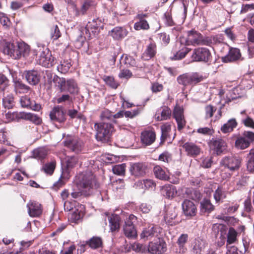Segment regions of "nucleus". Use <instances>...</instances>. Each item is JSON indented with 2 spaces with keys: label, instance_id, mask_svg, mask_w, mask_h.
Returning <instances> with one entry per match:
<instances>
[{
  "label": "nucleus",
  "instance_id": "nucleus-15",
  "mask_svg": "<svg viewBox=\"0 0 254 254\" xmlns=\"http://www.w3.org/2000/svg\"><path fill=\"white\" fill-rule=\"evenodd\" d=\"M209 146L217 155H219L226 150L227 145L224 139L213 138L209 142Z\"/></svg>",
  "mask_w": 254,
  "mask_h": 254
},
{
  "label": "nucleus",
  "instance_id": "nucleus-58",
  "mask_svg": "<svg viewBox=\"0 0 254 254\" xmlns=\"http://www.w3.org/2000/svg\"><path fill=\"white\" fill-rule=\"evenodd\" d=\"M95 4L96 3L93 0L85 1L81 7V12L82 14L85 13L87 10L92 9Z\"/></svg>",
  "mask_w": 254,
  "mask_h": 254
},
{
  "label": "nucleus",
  "instance_id": "nucleus-48",
  "mask_svg": "<svg viewBox=\"0 0 254 254\" xmlns=\"http://www.w3.org/2000/svg\"><path fill=\"white\" fill-rule=\"evenodd\" d=\"M248 158L247 169L250 172H254V149L250 150Z\"/></svg>",
  "mask_w": 254,
  "mask_h": 254
},
{
  "label": "nucleus",
  "instance_id": "nucleus-61",
  "mask_svg": "<svg viewBox=\"0 0 254 254\" xmlns=\"http://www.w3.org/2000/svg\"><path fill=\"white\" fill-rule=\"evenodd\" d=\"M214 198L216 202H219L221 200L225 197L224 192L220 188H218L214 194Z\"/></svg>",
  "mask_w": 254,
  "mask_h": 254
},
{
  "label": "nucleus",
  "instance_id": "nucleus-9",
  "mask_svg": "<svg viewBox=\"0 0 254 254\" xmlns=\"http://www.w3.org/2000/svg\"><path fill=\"white\" fill-rule=\"evenodd\" d=\"M211 57V53L208 49L199 47L193 50L191 59L193 62H201L206 63L210 61Z\"/></svg>",
  "mask_w": 254,
  "mask_h": 254
},
{
  "label": "nucleus",
  "instance_id": "nucleus-12",
  "mask_svg": "<svg viewBox=\"0 0 254 254\" xmlns=\"http://www.w3.org/2000/svg\"><path fill=\"white\" fill-rule=\"evenodd\" d=\"M241 162V160L239 157L226 156L222 159L221 164L231 171H235L239 169Z\"/></svg>",
  "mask_w": 254,
  "mask_h": 254
},
{
  "label": "nucleus",
  "instance_id": "nucleus-23",
  "mask_svg": "<svg viewBox=\"0 0 254 254\" xmlns=\"http://www.w3.org/2000/svg\"><path fill=\"white\" fill-rule=\"evenodd\" d=\"M201 34L195 31L190 30L188 32V37L186 39V45L196 46L199 45Z\"/></svg>",
  "mask_w": 254,
  "mask_h": 254
},
{
  "label": "nucleus",
  "instance_id": "nucleus-14",
  "mask_svg": "<svg viewBox=\"0 0 254 254\" xmlns=\"http://www.w3.org/2000/svg\"><path fill=\"white\" fill-rule=\"evenodd\" d=\"M183 214L188 218H191L197 213V208L195 204L191 201L185 199L182 203Z\"/></svg>",
  "mask_w": 254,
  "mask_h": 254
},
{
  "label": "nucleus",
  "instance_id": "nucleus-29",
  "mask_svg": "<svg viewBox=\"0 0 254 254\" xmlns=\"http://www.w3.org/2000/svg\"><path fill=\"white\" fill-rule=\"evenodd\" d=\"M148 16L147 14L139 13L136 16V18L139 20L138 22L134 23V28L136 30H147L149 28L147 21L145 20V18Z\"/></svg>",
  "mask_w": 254,
  "mask_h": 254
},
{
  "label": "nucleus",
  "instance_id": "nucleus-57",
  "mask_svg": "<svg viewBox=\"0 0 254 254\" xmlns=\"http://www.w3.org/2000/svg\"><path fill=\"white\" fill-rule=\"evenodd\" d=\"M47 154V150L43 148H37L33 151V155L34 158L43 159L46 156Z\"/></svg>",
  "mask_w": 254,
  "mask_h": 254
},
{
  "label": "nucleus",
  "instance_id": "nucleus-26",
  "mask_svg": "<svg viewBox=\"0 0 254 254\" xmlns=\"http://www.w3.org/2000/svg\"><path fill=\"white\" fill-rule=\"evenodd\" d=\"M20 102L22 107L31 109L38 111L41 109V105L36 103L34 101H31L30 97L27 96H22Z\"/></svg>",
  "mask_w": 254,
  "mask_h": 254
},
{
  "label": "nucleus",
  "instance_id": "nucleus-21",
  "mask_svg": "<svg viewBox=\"0 0 254 254\" xmlns=\"http://www.w3.org/2000/svg\"><path fill=\"white\" fill-rule=\"evenodd\" d=\"M17 42H5L3 47V52L12 59H17Z\"/></svg>",
  "mask_w": 254,
  "mask_h": 254
},
{
  "label": "nucleus",
  "instance_id": "nucleus-2",
  "mask_svg": "<svg viewBox=\"0 0 254 254\" xmlns=\"http://www.w3.org/2000/svg\"><path fill=\"white\" fill-rule=\"evenodd\" d=\"M104 25V20L101 18L94 19L91 22H89L86 26L82 29L81 34L77 39L76 46L80 48L82 46L85 40L93 36L97 35L100 30L103 29Z\"/></svg>",
  "mask_w": 254,
  "mask_h": 254
},
{
  "label": "nucleus",
  "instance_id": "nucleus-36",
  "mask_svg": "<svg viewBox=\"0 0 254 254\" xmlns=\"http://www.w3.org/2000/svg\"><path fill=\"white\" fill-rule=\"evenodd\" d=\"M212 230L215 234L220 235V238L221 239V243L224 244L225 238L224 235L227 232V227L222 224H214L212 226Z\"/></svg>",
  "mask_w": 254,
  "mask_h": 254
},
{
  "label": "nucleus",
  "instance_id": "nucleus-18",
  "mask_svg": "<svg viewBox=\"0 0 254 254\" xmlns=\"http://www.w3.org/2000/svg\"><path fill=\"white\" fill-rule=\"evenodd\" d=\"M173 116L177 123L178 130L181 131L185 127L186 124L184 115L183 108L176 106L174 108Z\"/></svg>",
  "mask_w": 254,
  "mask_h": 254
},
{
  "label": "nucleus",
  "instance_id": "nucleus-7",
  "mask_svg": "<svg viewBox=\"0 0 254 254\" xmlns=\"http://www.w3.org/2000/svg\"><path fill=\"white\" fill-rule=\"evenodd\" d=\"M254 141V132L245 131L242 136H239L235 141V147L241 150L248 148L251 143Z\"/></svg>",
  "mask_w": 254,
  "mask_h": 254
},
{
  "label": "nucleus",
  "instance_id": "nucleus-16",
  "mask_svg": "<svg viewBox=\"0 0 254 254\" xmlns=\"http://www.w3.org/2000/svg\"><path fill=\"white\" fill-rule=\"evenodd\" d=\"M54 57L51 53L49 52L47 49L43 51L38 57L37 62L39 64L46 67H50L54 64Z\"/></svg>",
  "mask_w": 254,
  "mask_h": 254
},
{
  "label": "nucleus",
  "instance_id": "nucleus-31",
  "mask_svg": "<svg viewBox=\"0 0 254 254\" xmlns=\"http://www.w3.org/2000/svg\"><path fill=\"white\" fill-rule=\"evenodd\" d=\"M155 138V133L152 130H145L141 134V141L146 145H150L153 143Z\"/></svg>",
  "mask_w": 254,
  "mask_h": 254
},
{
  "label": "nucleus",
  "instance_id": "nucleus-55",
  "mask_svg": "<svg viewBox=\"0 0 254 254\" xmlns=\"http://www.w3.org/2000/svg\"><path fill=\"white\" fill-rule=\"evenodd\" d=\"M126 164L116 165L113 167L112 171L113 173L118 175H123L125 173Z\"/></svg>",
  "mask_w": 254,
  "mask_h": 254
},
{
  "label": "nucleus",
  "instance_id": "nucleus-3",
  "mask_svg": "<svg viewBox=\"0 0 254 254\" xmlns=\"http://www.w3.org/2000/svg\"><path fill=\"white\" fill-rule=\"evenodd\" d=\"M94 127L96 131L97 140L104 142L109 141L114 130V127L110 123H96Z\"/></svg>",
  "mask_w": 254,
  "mask_h": 254
},
{
  "label": "nucleus",
  "instance_id": "nucleus-25",
  "mask_svg": "<svg viewBox=\"0 0 254 254\" xmlns=\"http://www.w3.org/2000/svg\"><path fill=\"white\" fill-rule=\"evenodd\" d=\"M127 33L128 32L125 28L119 26L114 27L109 32V35L116 40L123 39L127 36Z\"/></svg>",
  "mask_w": 254,
  "mask_h": 254
},
{
  "label": "nucleus",
  "instance_id": "nucleus-40",
  "mask_svg": "<svg viewBox=\"0 0 254 254\" xmlns=\"http://www.w3.org/2000/svg\"><path fill=\"white\" fill-rule=\"evenodd\" d=\"M237 125L238 124L235 119H230L221 127V130L224 133L231 132L236 127Z\"/></svg>",
  "mask_w": 254,
  "mask_h": 254
},
{
  "label": "nucleus",
  "instance_id": "nucleus-52",
  "mask_svg": "<svg viewBox=\"0 0 254 254\" xmlns=\"http://www.w3.org/2000/svg\"><path fill=\"white\" fill-rule=\"evenodd\" d=\"M190 51V49L184 47L177 52L176 54L174 55L172 59L174 60H181L184 58Z\"/></svg>",
  "mask_w": 254,
  "mask_h": 254
},
{
  "label": "nucleus",
  "instance_id": "nucleus-49",
  "mask_svg": "<svg viewBox=\"0 0 254 254\" xmlns=\"http://www.w3.org/2000/svg\"><path fill=\"white\" fill-rule=\"evenodd\" d=\"M103 79L106 84L112 88L116 89L119 85V83L115 80L113 76L105 75L103 77Z\"/></svg>",
  "mask_w": 254,
  "mask_h": 254
},
{
  "label": "nucleus",
  "instance_id": "nucleus-22",
  "mask_svg": "<svg viewBox=\"0 0 254 254\" xmlns=\"http://www.w3.org/2000/svg\"><path fill=\"white\" fill-rule=\"evenodd\" d=\"M206 241L201 237L195 238L191 243V251L195 254H201L202 252L207 246Z\"/></svg>",
  "mask_w": 254,
  "mask_h": 254
},
{
  "label": "nucleus",
  "instance_id": "nucleus-51",
  "mask_svg": "<svg viewBox=\"0 0 254 254\" xmlns=\"http://www.w3.org/2000/svg\"><path fill=\"white\" fill-rule=\"evenodd\" d=\"M14 87L16 92H19V93H26L30 89L28 86L19 81L14 82Z\"/></svg>",
  "mask_w": 254,
  "mask_h": 254
},
{
  "label": "nucleus",
  "instance_id": "nucleus-10",
  "mask_svg": "<svg viewBox=\"0 0 254 254\" xmlns=\"http://www.w3.org/2000/svg\"><path fill=\"white\" fill-rule=\"evenodd\" d=\"M137 218L133 214L128 215L125 221L124 226V232L125 236L130 239H135L137 237V232L134 228L133 223L136 221Z\"/></svg>",
  "mask_w": 254,
  "mask_h": 254
},
{
  "label": "nucleus",
  "instance_id": "nucleus-63",
  "mask_svg": "<svg viewBox=\"0 0 254 254\" xmlns=\"http://www.w3.org/2000/svg\"><path fill=\"white\" fill-rule=\"evenodd\" d=\"M25 118L37 125L40 124L41 122V119L33 114L27 113L25 115Z\"/></svg>",
  "mask_w": 254,
  "mask_h": 254
},
{
  "label": "nucleus",
  "instance_id": "nucleus-13",
  "mask_svg": "<svg viewBox=\"0 0 254 254\" xmlns=\"http://www.w3.org/2000/svg\"><path fill=\"white\" fill-rule=\"evenodd\" d=\"M85 213V207L84 205L78 203L74 206L69 216V219L71 222L78 223L82 220Z\"/></svg>",
  "mask_w": 254,
  "mask_h": 254
},
{
  "label": "nucleus",
  "instance_id": "nucleus-37",
  "mask_svg": "<svg viewBox=\"0 0 254 254\" xmlns=\"http://www.w3.org/2000/svg\"><path fill=\"white\" fill-rule=\"evenodd\" d=\"M161 136L160 138L161 141L160 144L163 143L165 140L169 138L171 140L170 132L171 130V126L169 123H165L161 126Z\"/></svg>",
  "mask_w": 254,
  "mask_h": 254
},
{
  "label": "nucleus",
  "instance_id": "nucleus-56",
  "mask_svg": "<svg viewBox=\"0 0 254 254\" xmlns=\"http://www.w3.org/2000/svg\"><path fill=\"white\" fill-rule=\"evenodd\" d=\"M237 233L233 228H230L227 234V244L234 243L236 240Z\"/></svg>",
  "mask_w": 254,
  "mask_h": 254
},
{
  "label": "nucleus",
  "instance_id": "nucleus-43",
  "mask_svg": "<svg viewBox=\"0 0 254 254\" xmlns=\"http://www.w3.org/2000/svg\"><path fill=\"white\" fill-rule=\"evenodd\" d=\"M156 54V45L154 43H150L147 47V48L144 52L142 57L145 60H148L153 57Z\"/></svg>",
  "mask_w": 254,
  "mask_h": 254
},
{
  "label": "nucleus",
  "instance_id": "nucleus-19",
  "mask_svg": "<svg viewBox=\"0 0 254 254\" xmlns=\"http://www.w3.org/2000/svg\"><path fill=\"white\" fill-rule=\"evenodd\" d=\"M50 117L53 122L62 123L65 122V113L62 106H58L54 108L50 113Z\"/></svg>",
  "mask_w": 254,
  "mask_h": 254
},
{
  "label": "nucleus",
  "instance_id": "nucleus-41",
  "mask_svg": "<svg viewBox=\"0 0 254 254\" xmlns=\"http://www.w3.org/2000/svg\"><path fill=\"white\" fill-rule=\"evenodd\" d=\"M17 51L18 53L17 59H19L22 56L25 57L28 55L30 52L29 46L24 42H17Z\"/></svg>",
  "mask_w": 254,
  "mask_h": 254
},
{
  "label": "nucleus",
  "instance_id": "nucleus-38",
  "mask_svg": "<svg viewBox=\"0 0 254 254\" xmlns=\"http://www.w3.org/2000/svg\"><path fill=\"white\" fill-rule=\"evenodd\" d=\"M86 245H88L92 249H96L102 246V241L100 237H93L89 241H86L85 244H81V249L84 248Z\"/></svg>",
  "mask_w": 254,
  "mask_h": 254
},
{
  "label": "nucleus",
  "instance_id": "nucleus-44",
  "mask_svg": "<svg viewBox=\"0 0 254 254\" xmlns=\"http://www.w3.org/2000/svg\"><path fill=\"white\" fill-rule=\"evenodd\" d=\"M71 66L70 60H64L57 66V70L61 73H65L69 70Z\"/></svg>",
  "mask_w": 254,
  "mask_h": 254
},
{
  "label": "nucleus",
  "instance_id": "nucleus-5",
  "mask_svg": "<svg viewBox=\"0 0 254 254\" xmlns=\"http://www.w3.org/2000/svg\"><path fill=\"white\" fill-rule=\"evenodd\" d=\"M163 229L158 225H153L144 228L140 234L141 239L144 241L155 240L161 237Z\"/></svg>",
  "mask_w": 254,
  "mask_h": 254
},
{
  "label": "nucleus",
  "instance_id": "nucleus-45",
  "mask_svg": "<svg viewBox=\"0 0 254 254\" xmlns=\"http://www.w3.org/2000/svg\"><path fill=\"white\" fill-rule=\"evenodd\" d=\"M177 216L174 209H171L168 211L164 216L165 220L169 225H173L176 224V222L174 221Z\"/></svg>",
  "mask_w": 254,
  "mask_h": 254
},
{
  "label": "nucleus",
  "instance_id": "nucleus-4",
  "mask_svg": "<svg viewBox=\"0 0 254 254\" xmlns=\"http://www.w3.org/2000/svg\"><path fill=\"white\" fill-rule=\"evenodd\" d=\"M53 80L55 86L59 88L61 92L67 91L70 94L78 92L77 84L72 79L66 80L64 78H61L55 75Z\"/></svg>",
  "mask_w": 254,
  "mask_h": 254
},
{
  "label": "nucleus",
  "instance_id": "nucleus-33",
  "mask_svg": "<svg viewBox=\"0 0 254 254\" xmlns=\"http://www.w3.org/2000/svg\"><path fill=\"white\" fill-rule=\"evenodd\" d=\"M123 214L119 216L117 214H112L109 217V226L112 232L118 231L119 229L120 222Z\"/></svg>",
  "mask_w": 254,
  "mask_h": 254
},
{
  "label": "nucleus",
  "instance_id": "nucleus-32",
  "mask_svg": "<svg viewBox=\"0 0 254 254\" xmlns=\"http://www.w3.org/2000/svg\"><path fill=\"white\" fill-rule=\"evenodd\" d=\"M240 50L237 48H231L228 54L222 58L224 63L234 62L239 60L241 57Z\"/></svg>",
  "mask_w": 254,
  "mask_h": 254
},
{
  "label": "nucleus",
  "instance_id": "nucleus-60",
  "mask_svg": "<svg viewBox=\"0 0 254 254\" xmlns=\"http://www.w3.org/2000/svg\"><path fill=\"white\" fill-rule=\"evenodd\" d=\"M100 118L102 121L108 120L113 123V114L109 110H103L101 114Z\"/></svg>",
  "mask_w": 254,
  "mask_h": 254
},
{
  "label": "nucleus",
  "instance_id": "nucleus-64",
  "mask_svg": "<svg viewBox=\"0 0 254 254\" xmlns=\"http://www.w3.org/2000/svg\"><path fill=\"white\" fill-rule=\"evenodd\" d=\"M242 123L246 127L254 128V121L248 116L242 120Z\"/></svg>",
  "mask_w": 254,
  "mask_h": 254
},
{
  "label": "nucleus",
  "instance_id": "nucleus-46",
  "mask_svg": "<svg viewBox=\"0 0 254 254\" xmlns=\"http://www.w3.org/2000/svg\"><path fill=\"white\" fill-rule=\"evenodd\" d=\"M185 194L187 197L194 200H198L200 197V193L192 188L186 189Z\"/></svg>",
  "mask_w": 254,
  "mask_h": 254
},
{
  "label": "nucleus",
  "instance_id": "nucleus-47",
  "mask_svg": "<svg viewBox=\"0 0 254 254\" xmlns=\"http://www.w3.org/2000/svg\"><path fill=\"white\" fill-rule=\"evenodd\" d=\"M137 185L142 189H148L155 188L156 184L152 180L146 179L139 181L137 182Z\"/></svg>",
  "mask_w": 254,
  "mask_h": 254
},
{
  "label": "nucleus",
  "instance_id": "nucleus-11",
  "mask_svg": "<svg viewBox=\"0 0 254 254\" xmlns=\"http://www.w3.org/2000/svg\"><path fill=\"white\" fill-rule=\"evenodd\" d=\"M64 146L76 153L80 152L83 147V141L77 137H69L64 141Z\"/></svg>",
  "mask_w": 254,
  "mask_h": 254
},
{
  "label": "nucleus",
  "instance_id": "nucleus-1",
  "mask_svg": "<svg viewBox=\"0 0 254 254\" xmlns=\"http://www.w3.org/2000/svg\"><path fill=\"white\" fill-rule=\"evenodd\" d=\"M76 184L79 190H73L71 196L74 199H80L82 196L91 195L99 187L95 177L91 172L87 171L79 173L77 176Z\"/></svg>",
  "mask_w": 254,
  "mask_h": 254
},
{
  "label": "nucleus",
  "instance_id": "nucleus-39",
  "mask_svg": "<svg viewBox=\"0 0 254 254\" xmlns=\"http://www.w3.org/2000/svg\"><path fill=\"white\" fill-rule=\"evenodd\" d=\"M200 208L201 213H209L214 210L215 207L209 199L204 198L200 203Z\"/></svg>",
  "mask_w": 254,
  "mask_h": 254
},
{
  "label": "nucleus",
  "instance_id": "nucleus-62",
  "mask_svg": "<svg viewBox=\"0 0 254 254\" xmlns=\"http://www.w3.org/2000/svg\"><path fill=\"white\" fill-rule=\"evenodd\" d=\"M61 36V32L57 25L53 26L51 29V37L53 40H57Z\"/></svg>",
  "mask_w": 254,
  "mask_h": 254
},
{
  "label": "nucleus",
  "instance_id": "nucleus-28",
  "mask_svg": "<svg viewBox=\"0 0 254 254\" xmlns=\"http://www.w3.org/2000/svg\"><path fill=\"white\" fill-rule=\"evenodd\" d=\"M183 147L189 156L195 157L200 152V148L192 142H186L183 145Z\"/></svg>",
  "mask_w": 254,
  "mask_h": 254
},
{
  "label": "nucleus",
  "instance_id": "nucleus-8",
  "mask_svg": "<svg viewBox=\"0 0 254 254\" xmlns=\"http://www.w3.org/2000/svg\"><path fill=\"white\" fill-rule=\"evenodd\" d=\"M202 80V77L197 73H185L177 77L179 84L187 86L190 85L195 84Z\"/></svg>",
  "mask_w": 254,
  "mask_h": 254
},
{
  "label": "nucleus",
  "instance_id": "nucleus-17",
  "mask_svg": "<svg viewBox=\"0 0 254 254\" xmlns=\"http://www.w3.org/2000/svg\"><path fill=\"white\" fill-rule=\"evenodd\" d=\"M153 172L156 178L160 180L164 181L169 180L173 184H178L179 182V178H177L173 181H171L168 171L165 168H163L160 166H155L153 168Z\"/></svg>",
  "mask_w": 254,
  "mask_h": 254
},
{
  "label": "nucleus",
  "instance_id": "nucleus-59",
  "mask_svg": "<svg viewBox=\"0 0 254 254\" xmlns=\"http://www.w3.org/2000/svg\"><path fill=\"white\" fill-rule=\"evenodd\" d=\"M132 249L136 252L146 253H147V248L142 244L138 243H134L131 246Z\"/></svg>",
  "mask_w": 254,
  "mask_h": 254
},
{
  "label": "nucleus",
  "instance_id": "nucleus-42",
  "mask_svg": "<svg viewBox=\"0 0 254 254\" xmlns=\"http://www.w3.org/2000/svg\"><path fill=\"white\" fill-rule=\"evenodd\" d=\"M120 64H124L127 66L141 67V65L137 64L131 56L128 55H126L125 57L122 56L120 60Z\"/></svg>",
  "mask_w": 254,
  "mask_h": 254
},
{
  "label": "nucleus",
  "instance_id": "nucleus-24",
  "mask_svg": "<svg viewBox=\"0 0 254 254\" xmlns=\"http://www.w3.org/2000/svg\"><path fill=\"white\" fill-rule=\"evenodd\" d=\"M24 74L27 81L30 85H35L40 81V74L37 70L32 69L25 71Z\"/></svg>",
  "mask_w": 254,
  "mask_h": 254
},
{
  "label": "nucleus",
  "instance_id": "nucleus-54",
  "mask_svg": "<svg viewBox=\"0 0 254 254\" xmlns=\"http://www.w3.org/2000/svg\"><path fill=\"white\" fill-rule=\"evenodd\" d=\"M78 158L77 156L68 157L66 159V167L67 169L74 167L77 164Z\"/></svg>",
  "mask_w": 254,
  "mask_h": 254
},
{
  "label": "nucleus",
  "instance_id": "nucleus-20",
  "mask_svg": "<svg viewBox=\"0 0 254 254\" xmlns=\"http://www.w3.org/2000/svg\"><path fill=\"white\" fill-rule=\"evenodd\" d=\"M0 97L2 98V105L4 108L10 109L14 105V97L10 90L0 92Z\"/></svg>",
  "mask_w": 254,
  "mask_h": 254
},
{
  "label": "nucleus",
  "instance_id": "nucleus-53",
  "mask_svg": "<svg viewBox=\"0 0 254 254\" xmlns=\"http://www.w3.org/2000/svg\"><path fill=\"white\" fill-rule=\"evenodd\" d=\"M56 167V162L52 161L50 163L45 164L42 168V170L44 172L49 175H52Z\"/></svg>",
  "mask_w": 254,
  "mask_h": 254
},
{
  "label": "nucleus",
  "instance_id": "nucleus-6",
  "mask_svg": "<svg viewBox=\"0 0 254 254\" xmlns=\"http://www.w3.org/2000/svg\"><path fill=\"white\" fill-rule=\"evenodd\" d=\"M167 251V245L161 237L150 241L147 247V253L150 254H162Z\"/></svg>",
  "mask_w": 254,
  "mask_h": 254
},
{
  "label": "nucleus",
  "instance_id": "nucleus-27",
  "mask_svg": "<svg viewBox=\"0 0 254 254\" xmlns=\"http://www.w3.org/2000/svg\"><path fill=\"white\" fill-rule=\"evenodd\" d=\"M146 167L142 163H135L131 164L129 170L131 175L135 177H141L145 174Z\"/></svg>",
  "mask_w": 254,
  "mask_h": 254
},
{
  "label": "nucleus",
  "instance_id": "nucleus-35",
  "mask_svg": "<svg viewBox=\"0 0 254 254\" xmlns=\"http://www.w3.org/2000/svg\"><path fill=\"white\" fill-rule=\"evenodd\" d=\"M161 193L166 197L172 198L176 196L177 190L175 186L172 185H166L162 187Z\"/></svg>",
  "mask_w": 254,
  "mask_h": 254
},
{
  "label": "nucleus",
  "instance_id": "nucleus-30",
  "mask_svg": "<svg viewBox=\"0 0 254 254\" xmlns=\"http://www.w3.org/2000/svg\"><path fill=\"white\" fill-rule=\"evenodd\" d=\"M28 213L31 217L39 216L42 213L41 205L38 202L35 201L29 202L27 204Z\"/></svg>",
  "mask_w": 254,
  "mask_h": 254
},
{
  "label": "nucleus",
  "instance_id": "nucleus-50",
  "mask_svg": "<svg viewBox=\"0 0 254 254\" xmlns=\"http://www.w3.org/2000/svg\"><path fill=\"white\" fill-rule=\"evenodd\" d=\"M8 85L9 80L7 77L3 74H0V92L10 90Z\"/></svg>",
  "mask_w": 254,
  "mask_h": 254
},
{
  "label": "nucleus",
  "instance_id": "nucleus-34",
  "mask_svg": "<svg viewBox=\"0 0 254 254\" xmlns=\"http://www.w3.org/2000/svg\"><path fill=\"white\" fill-rule=\"evenodd\" d=\"M171 115V111L168 107H162L160 111H158L155 115V119L158 121L167 120L169 119Z\"/></svg>",
  "mask_w": 254,
  "mask_h": 254
}]
</instances>
